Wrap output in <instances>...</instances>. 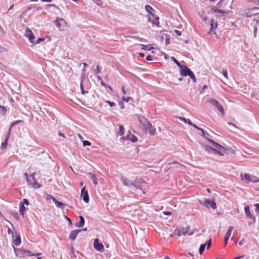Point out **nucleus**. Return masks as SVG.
I'll return each instance as SVG.
<instances>
[{"label":"nucleus","instance_id":"obj_1","mask_svg":"<svg viewBox=\"0 0 259 259\" xmlns=\"http://www.w3.org/2000/svg\"><path fill=\"white\" fill-rule=\"evenodd\" d=\"M35 172H33L29 176V178L27 179V183H28V185L31 186L32 187L35 189H38L40 187V184H39L35 177Z\"/></svg>","mask_w":259,"mask_h":259},{"label":"nucleus","instance_id":"obj_2","mask_svg":"<svg viewBox=\"0 0 259 259\" xmlns=\"http://www.w3.org/2000/svg\"><path fill=\"white\" fill-rule=\"evenodd\" d=\"M242 180L246 183L250 182L257 183L259 182V178L257 177L252 176L249 174L245 173L244 175H241Z\"/></svg>","mask_w":259,"mask_h":259},{"label":"nucleus","instance_id":"obj_3","mask_svg":"<svg viewBox=\"0 0 259 259\" xmlns=\"http://www.w3.org/2000/svg\"><path fill=\"white\" fill-rule=\"evenodd\" d=\"M208 102L215 107L223 115H225L224 109L218 101L214 99H210L208 100Z\"/></svg>","mask_w":259,"mask_h":259},{"label":"nucleus","instance_id":"obj_4","mask_svg":"<svg viewBox=\"0 0 259 259\" xmlns=\"http://www.w3.org/2000/svg\"><path fill=\"white\" fill-rule=\"evenodd\" d=\"M201 145L203 147L204 150L207 152L208 153H214L221 156L223 155V154L222 152L219 151L218 150L213 148L211 146H209L208 145H206L204 144H201Z\"/></svg>","mask_w":259,"mask_h":259},{"label":"nucleus","instance_id":"obj_5","mask_svg":"<svg viewBox=\"0 0 259 259\" xmlns=\"http://www.w3.org/2000/svg\"><path fill=\"white\" fill-rule=\"evenodd\" d=\"M121 180L122 182V184L124 186L127 187L133 186L136 189H141L140 187L138 186L136 183L130 181L127 178H125L124 177H121Z\"/></svg>","mask_w":259,"mask_h":259},{"label":"nucleus","instance_id":"obj_6","mask_svg":"<svg viewBox=\"0 0 259 259\" xmlns=\"http://www.w3.org/2000/svg\"><path fill=\"white\" fill-rule=\"evenodd\" d=\"M150 15H147V17H149L148 21L149 22H151L153 25H156L157 27L159 26V17L158 16H155V14L152 12H150Z\"/></svg>","mask_w":259,"mask_h":259},{"label":"nucleus","instance_id":"obj_7","mask_svg":"<svg viewBox=\"0 0 259 259\" xmlns=\"http://www.w3.org/2000/svg\"><path fill=\"white\" fill-rule=\"evenodd\" d=\"M202 204L205 205L207 208H212L213 209L217 208V204L214 201V200L205 199L204 202L202 203L200 202Z\"/></svg>","mask_w":259,"mask_h":259},{"label":"nucleus","instance_id":"obj_8","mask_svg":"<svg viewBox=\"0 0 259 259\" xmlns=\"http://www.w3.org/2000/svg\"><path fill=\"white\" fill-rule=\"evenodd\" d=\"M180 74L182 76H187L190 75L192 71L185 65H182L180 68Z\"/></svg>","mask_w":259,"mask_h":259},{"label":"nucleus","instance_id":"obj_9","mask_svg":"<svg viewBox=\"0 0 259 259\" xmlns=\"http://www.w3.org/2000/svg\"><path fill=\"white\" fill-rule=\"evenodd\" d=\"M211 246V239H209L208 241H207L205 243L202 244L199 248V252L200 254H202L206 246L207 249H209V248Z\"/></svg>","mask_w":259,"mask_h":259},{"label":"nucleus","instance_id":"obj_10","mask_svg":"<svg viewBox=\"0 0 259 259\" xmlns=\"http://www.w3.org/2000/svg\"><path fill=\"white\" fill-rule=\"evenodd\" d=\"M25 36L28 38L31 43L34 42V39L35 38L34 35L32 33V31L28 28H26L25 29Z\"/></svg>","mask_w":259,"mask_h":259},{"label":"nucleus","instance_id":"obj_11","mask_svg":"<svg viewBox=\"0 0 259 259\" xmlns=\"http://www.w3.org/2000/svg\"><path fill=\"white\" fill-rule=\"evenodd\" d=\"M139 121L140 123L144 126V128L146 127L151 126V123L143 116H138Z\"/></svg>","mask_w":259,"mask_h":259},{"label":"nucleus","instance_id":"obj_12","mask_svg":"<svg viewBox=\"0 0 259 259\" xmlns=\"http://www.w3.org/2000/svg\"><path fill=\"white\" fill-rule=\"evenodd\" d=\"M81 197L83 198V201L85 203H88L89 201V196L88 191L85 190V187H84L81 189Z\"/></svg>","mask_w":259,"mask_h":259},{"label":"nucleus","instance_id":"obj_13","mask_svg":"<svg viewBox=\"0 0 259 259\" xmlns=\"http://www.w3.org/2000/svg\"><path fill=\"white\" fill-rule=\"evenodd\" d=\"M94 248L98 251L102 252L104 250V246L102 243L99 242L98 239H95L94 242Z\"/></svg>","mask_w":259,"mask_h":259},{"label":"nucleus","instance_id":"obj_14","mask_svg":"<svg viewBox=\"0 0 259 259\" xmlns=\"http://www.w3.org/2000/svg\"><path fill=\"white\" fill-rule=\"evenodd\" d=\"M189 229V227L187 226L186 228H181L180 229L176 230L175 232H177V235L181 236L186 235L188 232Z\"/></svg>","mask_w":259,"mask_h":259},{"label":"nucleus","instance_id":"obj_15","mask_svg":"<svg viewBox=\"0 0 259 259\" xmlns=\"http://www.w3.org/2000/svg\"><path fill=\"white\" fill-rule=\"evenodd\" d=\"M234 229V227L233 226H230L229 227L227 233H226L225 239H224V243L225 245H226L228 243V240L231 236V233Z\"/></svg>","mask_w":259,"mask_h":259},{"label":"nucleus","instance_id":"obj_16","mask_svg":"<svg viewBox=\"0 0 259 259\" xmlns=\"http://www.w3.org/2000/svg\"><path fill=\"white\" fill-rule=\"evenodd\" d=\"M122 138L124 140H128L132 141L133 143H135L138 141L137 137L132 134L130 131H128V134L125 137H122Z\"/></svg>","mask_w":259,"mask_h":259},{"label":"nucleus","instance_id":"obj_17","mask_svg":"<svg viewBox=\"0 0 259 259\" xmlns=\"http://www.w3.org/2000/svg\"><path fill=\"white\" fill-rule=\"evenodd\" d=\"M54 23L58 27L65 26L66 24V21L63 18H57L56 20L54 21Z\"/></svg>","mask_w":259,"mask_h":259},{"label":"nucleus","instance_id":"obj_18","mask_svg":"<svg viewBox=\"0 0 259 259\" xmlns=\"http://www.w3.org/2000/svg\"><path fill=\"white\" fill-rule=\"evenodd\" d=\"M81 230H75L72 231L69 236V239L71 240V241H74L76 239L77 234L81 232Z\"/></svg>","mask_w":259,"mask_h":259},{"label":"nucleus","instance_id":"obj_19","mask_svg":"<svg viewBox=\"0 0 259 259\" xmlns=\"http://www.w3.org/2000/svg\"><path fill=\"white\" fill-rule=\"evenodd\" d=\"M50 197L52 198L53 201L55 203V205L57 207L61 208L62 209H64V206L66 205L65 204L58 201L55 197H53L51 195H50Z\"/></svg>","mask_w":259,"mask_h":259},{"label":"nucleus","instance_id":"obj_20","mask_svg":"<svg viewBox=\"0 0 259 259\" xmlns=\"http://www.w3.org/2000/svg\"><path fill=\"white\" fill-rule=\"evenodd\" d=\"M245 212L246 214V215L247 217L250 218L251 220H252L253 222H255V218L254 215H253L249 210V206H246L244 208Z\"/></svg>","mask_w":259,"mask_h":259},{"label":"nucleus","instance_id":"obj_21","mask_svg":"<svg viewBox=\"0 0 259 259\" xmlns=\"http://www.w3.org/2000/svg\"><path fill=\"white\" fill-rule=\"evenodd\" d=\"M206 139L208 142H209L213 146H214L215 148H218L219 149H220V148L225 149V148L224 147H223L222 145H221L219 143L215 142L213 140H211L210 139H209V138H207V139Z\"/></svg>","mask_w":259,"mask_h":259},{"label":"nucleus","instance_id":"obj_22","mask_svg":"<svg viewBox=\"0 0 259 259\" xmlns=\"http://www.w3.org/2000/svg\"><path fill=\"white\" fill-rule=\"evenodd\" d=\"M88 175L90 177V178L91 179V180L93 181L95 185H97L98 184V180L96 175L92 172H89L88 174Z\"/></svg>","mask_w":259,"mask_h":259},{"label":"nucleus","instance_id":"obj_23","mask_svg":"<svg viewBox=\"0 0 259 259\" xmlns=\"http://www.w3.org/2000/svg\"><path fill=\"white\" fill-rule=\"evenodd\" d=\"M79 218L80 220L79 223H77L75 224V226L78 228L82 227L84 225V218L82 215H79Z\"/></svg>","mask_w":259,"mask_h":259},{"label":"nucleus","instance_id":"obj_24","mask_svg":"<svg viewBox=\"0 0 259 259\" xmlns=\"http://www.w3.org/2000/svg\"><path fill=\"white\" fill-rule=\"evenodd\" d=\"M15 251L16 252L17 251L18 252L16 253L17 255L20 256V257H23L25 253H26V250L24 249H17L16 250V248H14Z\"/></svg>","mask_w":259,"mask_h":259},{"label":"nucleus","instance_id":"obj_25","mask_svg":"<svg viewBox=\"0 0 259 259\" xmlns=\"http://www.w3.org/2000/svg\"><path fill=\"white\" fill-rule=\"evenodd\" d=\"M84 78H85V76H84V73L81 74V81H80V89H81V94L83 95H84L87 93L83 89V80L84 79Z\"/></svg>","mask_w":259,"mask_h":259},{"label":"nucleus","instance_id":"obj_26","mask_svg":"<svg viewBox=\"0 0 259 259\" xmlns=\"http://www.w3.org/2000/svg\"><path fill=\"white\" fill-rule=\"evenodd\" d=\"M12 237L14 239V240H13L14 244L16 246H19L21 244V237H20V235H17L16 236V238L15 239H14V236L13 235Z\"/></svg>","mask_w":259,"mask_h":259},{"label":"nucleus","instance_id":"obj_27","mask_svg":"<svg viewBox=\"0 0 259 259\" xmlns=\"http://www.w3.org/2000/svg\"><path fill=\"white\" fill-rule=\"evenodd\" d=\"M26 211V208L24 205V203H22V202H20L19 204V212L20 214L23 216L24 214V213Z\"/></svg>","mask_w":259,"mask_h":259},{"label":"nucleus","instance_id":"obj_28","mask_svg":"<svg viewBox=\"0 0 259 259\" xmlns=\"http://www.w3.org/2000/svg\"><path fill=\"white\" fill-rule=\"evenodd\" d=\"M10 135V133L8 132V133L6 136L5 141L2 143V145H1L2 149H5L6 148V147L8 145V139L9 138Z\"/></svg>","mask_w":259,"mask_h":259},{"label":"nucleus","instance_id":"obj_29","mask_svg":"<svg viewBox=\"0 0 259 259\" xmlns=\"http://www.w3.org/2000/svg\"><path fill=\"white\" fill-rule=\"evenodd\" d=\"M145 130H148L150 135H154L155 133V128L151 124V126L146 127Z\"/></svg>","mask_w":259,"mask_h":259},{"label":"nucleus","instance_id":"obj_30","mask_svg":"<svg viewBox=\"0 0 259 259\" xmlns=\"http://www.w3.org/2000/svg\"><path fill=\"white\" fill-rule=\"evenodd\" d=\"M214 21L213 19H211L210 20V29L209 30V33H210V32L213 30L215 29L218 27V23L217 22L215 23V25H214Z\"/></svg>","mask_w":259,"mask_h":259},{"label":"nucleus","instance_id":"obj_31","mask_svg":"<svg viewBox=\"0 0 259 259\" xmlns=\"http://www.w3.org/2000/svg\"><path fill=\"white\" fill-rule=\"evenodd\" d=\"M257 14H258V13H253V12H251L250 11H249L248 12L246 13L244 15V16L247 18H251L253 16L256 15Z\"/></svg>","mask_w":259,"mask_h":259},{"label":"nucleus","instance_id":"obj_32","mask_svg":"<svg viewBox=\"0 0 259 259\" xmlns=\"http://www.w3.org/2000/svg\"><path fill=\"white\" fill-rule=\"evenodd\" d=\"M32 9H34L35 10H40L41 9V8L34 5H32L27 8V9H26V11H28Z\"/></svg>","mask_w":259,"mask_h":259},{"label":"nucleus","instance_id":"obj_33","mask_svg":"<svg viewBox=\"0 0 259 259\" xmlns=\"http://www.w3.org/2000/svg\"><path fill=\"white\" fill-rule=\"evenodd\" d=\"M192 126H193L195 128H196V129H198L200 131H201L202 133V136L205 138V139H207V137H205V133L204 132V130L202 128H200L199 127H198V126L196 125L195 124H193V125H192Z\"/></svg>","mask_w":259,"mask_h":259},{"label":"nucleus","instance_id":"obj_34","mask_svg":"<svg viewBox=\"0 0 259 259\" xmlns=\"http://www.w3.org/2000/svg\"><path fill=\"white\" fill-rule=\"evenodd\" d=\"M212 11L214 12V13H221L223 15H225L226 13L225 12V11H222V10H220L217 8H216L215 7H213L211 9Z\"/></svg>","mask_w":259,"mask_h":259},{"label":"nucleus","instance_id":"obj_35","mask_svg":"<svg viewBox=\"0 0 259 259\" xmlns=\"http://www.w3.org/2000/svg\"><path fill=\"white\" fill-rule=\"evenodd\" d=\"M22 121V120H17V121H15L14 122H13L11 123V126L9 128V133L11 132V131L12 128V127L15 126V125L21 122Z\"/></svg>","mask_w":259,"mask_h":259},{"label":"nucleus","instance_id":"obj_36","mask_svg":"<svg viewBox=\"0 0 259 259\" xmlns=\"http://www.w3.org/2000/svg\"><path fill=\"white\" fill-rule=\"evenodd\" d=\"M7 112V109L5 106H0V114L5 115Z\"/></svg>","mask_w":259,"mask_h":259},{"label":"nucleus","instance_id":"obj_37","mask_svg":"<svg viewBox=\"0 0 259 259\" xmlns=\"http://www.w3.org/2000/svg\"><path fill=\"white\" fill-rule=\"evenodd\" d=\"M171 60L172 61H173L175 64H177V65L179 67V68H180V67H182V66L183 65H181V64L180 63V62H179V61H178V60H177V59H176L174 57H172L171 58Z\"/></svg>","mask_w":259,"mask_h":259},{"label":"nucleus","instance_id":"obj_38","mask_svg":"<svg viewBox=\"0 0 259 259\" xmlns=\"http://www.w3.org/2000/svg\"><path fill=\"white\" fill-rule=\"evenodd\" d=\"M145 9L149 13L148 16H151L150 12H152L151 10H153V8L150 5H147L145 6Z\"/></svg>","mask_w":259,"mask_h":259},{"label":"nucleus","instance_id":"obj_39","mask_svg":"<svg viewBox=\"0 0 259 259\" xmlns=\"http://www.w3.org/2000/svg\"><path fill=\"white\" fill-rule=\"evenodd\" d=\"M119 131L118 132V134L120 136H122L124 134V128L122 125H119Z\"/></svg>","mask_w":259,"mask_h":259},{"label":"nucleus","instance_id":"obj_40","mask_svg":"<svg viewBox=\"0 0 259 259\" xmlns=\"http://www.w3.org/2000/svg\"><path fill=\"white\" fill-rule=\"evenodd\" d=\"M133 182L136 183V184L138 186L139 184L144 183V181L142 179H140L135 180Z\"/></svg>","mask_w":259,"mask_h":259},{"label":"nucleus","instance_id":"obj_41","mask_svg":"<svg viewBox=\"0 0 259 259\" xmlns=\"http://www.w3.org/2000/svg\"><path fill=\"white\" fill-rule=\"evenodd\" d=\"M26 252H27L26 253L29 256H38L41 254V253H37L36 254H32V253H31V251L30 250H26Z\"/></svg>","mask_w":259,"mask_h":259},{"label":"nucleus","instance_id":"obj_42","mask_svg":"<svg viewBox=\"0 0 259 259\" xmlns=\"http://www.w3.org/2000/svg\"><path fill=\"white\" fill-rule=\"evenodd\" d=\"M102 67H100L99 65L97 66L96 69L95 70V72L96 74H99L101 72Z\"/></svg>","mask_w":259,"mask_h":259},{"label":"nucleus","instance_id":"obj_43","mask_svg":"<svg viewBox=\"0 0 259 259\" xmlns=\"http://www.w3.org/2000/svg\"><path fill=\"white\" fill-rule=\"evenodd\" d=\"M189 77L193 80V82H196V79L195 75L193 72L190 74V75H189Z\"/></svg>","mask_w":259,"mask_h":259},{"label":"nucleus","instance_id":"obj_44","mask_svg":"<svg viewBox=\"0 0 259 259\" xmlns=\"http://www.w3.org/2000/svg\"><path fill=\"white\" fill-rule=\"evenodd\" d=\"M44 40H45L44 38H39L35 42L34 41V42L33 44L34 45L38 44Z\"/></svg>","mask_w":259,"mask_h":259},{"label":"nucleus","instance_id":"obj_45","mask_svg":"<svg viewBox=\"0 0 259 259\" xmlns=\"http://www.w3.org/2000/svg\"><path fill=\"white\" fill-rule=\"evenodd\" d=\"M141 46H142V50H147L148 51H150L151 49H153V47H151V48L148 49L147 46L146 45H141Z\"/></svg>","mask_w":259,"mask_h":259},{"label":"nucleus","instance_id":"obj_46","mask_svg":"<svg viewBox=\"0 0 259 259\" xmlns=\"http://www.w3.org/2000/svg\"><path fill=\"white\" fill-rule=\"evenodd\" d=\"M132 98L131 97H123L122 98V100L125 102H128L130 100H132Z\"/></svg>","mask_w":259,"mask_h":259},{"label":"nucleus","instance_id":"obj_47","mask_svg":"<svg viewBox=\"0 0 259 259\" xmlns=\"http://www.w3.org/2000/svg\"><path fill=\"white\" fill-rule=\"evenodd\" d=\"M82 143H83V145L84 146H90L91 145V143L88 141H83L82 142Z\"/></svg>","mask_w":259,"mask_h":259},{"label":"nucleus","instance_id":"obj_48","mask_svg":"<svg viewBox=\"0 0 259 259\" xmlns=\"http://www.w3.org/2000/svg\"><path fill=\"white\" fill-rule=\"evenodd\" d=\"M65 218L67 220V222H68L69 225L70 226H71L72 225V223L71 219L69 218H68V217H67L66 215H65Z\"/></svg>","mask_w":259,"mask_h":259},{"label":"nucleus","instance_id":"obj_49","mask_svg":"<svg viewBox=\"0 0 259 259\" xmlns=\"http://www.w3.org/2000/svg\"><path fill=\"white\" fill-rule=\"evenodd\" d=\"M106 103H108L110 107H113L115 105V104L114 102H111L110 101H106Z\"/></svg>","mask_w":259,"mask_h":259},{"label":"nucleus","instance_id":"obj_50","mask_svg":"<svg viewBox=\"0 0 259 259\" xmlns=\"http://www.w3.org/2000/svg\"><path fill=\"white\" fill-rule=\"evenodd\" d=\"M146 60L147 61H152L153 57L151 55H148L146 57Z\"/></svg>","mask_w":259,"mask_h":259},{"label":"nucleus","instance_id":"obj_51","mask_svg":"<svg viewBox=\"0 0 259 259\" xmlns=\"http://www.w3.org/2000/svg\"><path fill=\"white\" fill-rule=\"evenodd\" d=\"M21 202H22V203H24V205L26 204L27 205H28L29 204V201L26 199H23V201Z\"/></svg>","mask_w":259,"mask_h":259},{"label":"nucleus","instance_id":"obj_52","mask_svg":"<svg viewBox=\"0 0 259 259\" xmlns=\"http://www.w3.org/2000/svg\"><path fill=\"white\" fill-rule=\"evenodd\" d=\"M254 206L256 207L255 211L257 213H259V203L255 204Z\"/></svg>","mask_w":259,"mask_h":259},{"label":"nucleus","instance_id":"obj_53","mask_svg":"<svg viewBox=\"0 0 259 259\" xmlns=\"http://www.w3.org/2000/svg\"><path fill=\"white\" fill-rule=\"evenodd\" d=\"M223 75L225 77V78H226L227 79L228 78V72H227V70H223Z\"/></svg>","mask_w":259,"mask_h":259},{"label":"nucleus","instance_id":"obj_54","mask_svg":"<svg viewBox=\"0 0 259 259\" xmlns=\"http://www.w3.org/2000/svg\"><path fill=\"white\" fill-rule=\"evenodd\" d=\"M180 120L181 121H184V122L185 123H187V119H186L184 117H178Z\"/></svg>","mask_w":259,"mask_h":259},{"label":"nucleus","instance_id":"obj_55","mask_svg":"<svg viewBox=\"0 0 259 259\" xmlns=\"http://www.w3.org/2000/svg\"><path fill=\"white\" fill-rule=\"evenodd\" d=\"M257 27L256 26H255L254 27V30H253V34H254V37H256V33H257Z\"/></svg>","mask_w":259,"mask_h":259},{"label":"nucleus","instance_id":"obj_56","mask_svg":"<svg viewBox=\"0 0 259 259\" xmlns=\"http://www.w3.org/2000/svg\"><path fill=\"white\" fill-rule=\"evenodd\" d=\"M95 2L98 5H101L102 4V0H95Z\"/></svg>","mask_w":259,"mask_h":259},{"label":"nucleus","instance_id":"obj_57","mask_svg":"<svg viewBox=\"0 0 259 259\" xmlns=\"http://www.w3.org/2000/svg\"><path fill=\"white\" fill-rule=\"evenodd\" d=\"M48 6H49V7H54V8H56V9H59V7H57L56 5H55V4H49V5H48Z\"/></svg>","mask_w":259,"mask_h":259},{"label":"nucleus","instance_id":"obj_58","mask_svg":"<svg viewBox=\"0 0 259 259\" xmlns=\"http://www.w3.org/2000/svg\"><path fill=\"white\" fill-rule=\"evenodd\" d=\"M6 51H7V50L5 48L0 47V53L5 52Z\"/></svg>","mask_w":259,"mask_h":259},{"label":"nucleus","instance_id":"obj_59","mask_svg":"<svg viewBox=\"0 0 259 259\" xmlns=\"http://www.w3.org/2000/svg\"><path fill=\"white\" fill-rule=\"evenodd\" d=\"M187 123L191 126H192L193 125V123L189 119L187 120Z\"/></svg>","mask_w":259,"mask_h":259},{"label":"nucleus","instance_id":"obj_60","mask_svg":"<svg viewBox=\"0 0 259 259\" xmlns=\"http://www.w3.org/2000/svg\"><path fill=\"white\" fill-rule=\"evenodd\" d=\"M8 233L9 234H11L12 235V236L13 235V231L10 228H8Z\"/></svg>","mask_w":259,"mask_h":259},{"label":"nucleus","instance_id":"obj_61","mask_svg":"<svg viewBox=\"0 0 259 259\" xmlns=\"http://www.w3.org/2000/svg\"><path fill=\"white\" fill-rule=\"evenodd\" d=\"M175 32H176V34H177V35H178V36L181 35V32L180 31L176 30Z\"/></svg>","mask_w":259,"mask_h":259},{"label":"nucleus","instance_id":"obj_62","mask_svg":"<svg viewBox=\"0 0 259 259\" xmlns=\"http://www.w3.org/2000/svg\"><path fill=\"white\" fill-rule=\"evenodd\" d=\"M58 135L59 136L62 137L64 138H66V136H65V135L60 132H59Z\"/></svg>","mask_w":259,"mask_h":259},{"label":"nucleus","instance_id":"obj_63","mask_svg":"<svg viewBox=\"0 0 259 259\" xmlns=\"http://www.w3.org/2000/svg\"><path fill=\"white\" fill-rule=\"evenodd\" d=\"M244 241H245L244 239H242L239 242L238 244L239 245L241 246L243 244V242H244Z\"/></svg>","mask_w":259,"mask_h":259},{"label":"nucleus","instance_id":"obj_64","mask_svg":"<svg viewBox=\"0 0 259 259\" xmlns=\"http://www.w3.org/2000/svg\"><path fill=\"white\" fill-rule=\"evenodd\" d=\"M244 257V255H240V256H238L237 257H235L233 259H241V258H243Z\"/></svg>","mask_w":259,"mask_h":259}]
</instances>
